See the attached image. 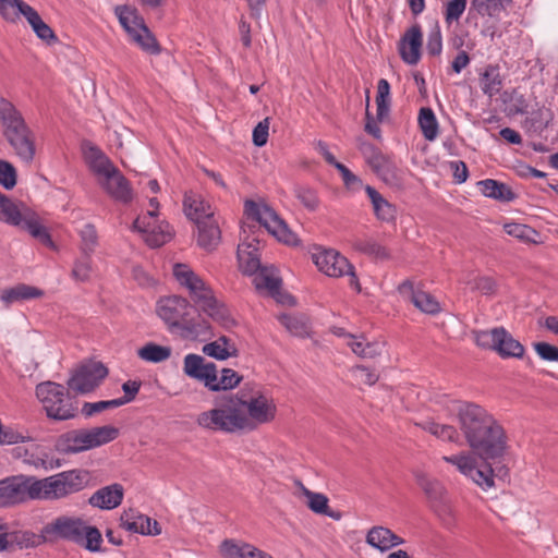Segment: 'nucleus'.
<instances>
[{
    "label": "nucleus",
    "mask_w": 558,
    "mask_h": 558,
    "mask_svg": "<svg viewBox=\"0 0 558 558\" xmlns=\"http://www.w3.org/2000/svg\"><path fill=\"white\" fill-rule=\"evenodd\" d=\"M45 294L44 290L26 283H17L14 287L2 290L0 300L9 307L12 303L40 299Z\"/></svg>",
    "instance_id": "30"
},
{
    "label": "nucleus",
    "mask_w": 558,
    "mask_h": 558,
    "mask_svg": "<svg viewBox=\"0 0 558 558\" xmlns=\"http://www.w3.org/2000/svg\"><path fill=\"white\" fill-rule=\"evenodd\" d=\"M504 230L507 234L526 243H536V236H538V232L535 229L517 222L506 223Z\"/></svg>",
    "instance_id": "51"
},
{
    "label": "nucleus",
    "mask_w": 558,
    "mask_h": 558,
    "mask_svg": "<svg viewBox=\"0 0 558 558\" xmlns=\"http://www.w3.org/2000/svg\"><path fill=\"white\" fill-rule=\"evenodd\" d=\"M17 173L12 163L0 159V184L5 190H12L16 185Z\"/></svg>",
    "instance_id": "64"
},
{
    "label": "nucleus",
    "mask_w": 558,
    "mask_h": 558,
    "mask_svg": "<svg viewBox=\"0 0 558 558\" xmlns=\"http://www.w3.org/2000/svg\"><path fill=\"white\" fill-rule=\"evenodd\" d=\"M429 507L445 524L453 522V508L447 496L439 501L433 502Z\"/></svg>",
    "instance_id": "61"
},
{
    "label": "nucleus",
    "mask_w": 558,
    "mask_h": 558,
    "mask_svg": "<svg viewBox=\"0 0 558 558\" xmlns=\"http://www.w3.org/2000/svg\"><path fill=\"white\" fill-rule=\"evenodd\" d=\"M244 214L248 219H253L265 227L267 231L280 242L291 246L299 244V239L295 233L289 229L286 221L279 217L274 208L266 203L246 199L244 202Z\"/></svg>",
    "instance_id": "12"
},
{
    "label": "nucleus",
    "mask_w": 558,
    "mask_h": 558,
    "mask_svg": "<svg viewBox=\"0 0 558 558\" xmlns=\"http://www.w3.org/2000/svg\"><path fill=\"white\" fill-rule=\"evenodd\" d=\"M480 85L482 92L489 98L499 94L504 86V78L498 64H488L485 68L480 74Z\"/></svg>",
    "instance_id": "35"
},
{
    "label": "nucleus",
    "mask_w": 558,
    "mask_h": 558,
    "mask_svg": "<svg viewBox=\"0 0 558 558\" xmlns=\"http://www.w3.org/2000/svg\"><path fill=\"white\" fill-rule=\"evenodd\" d=\"M296 198L302 205L311 211H314L319 206V198L317 192L308 186H298L294 190Z\"/></svg>",
    "instance_id": "59"
},
{
    "label": "nucleus",
    "mask_w": 558,
    "mask_h": 558,
    "mask_svg": "<svg viewBox=\"0 0 558 558\" xmlns=\"http://www.w3.org/2000/svg\"><path fill=\"white\" fill-rule=\"evenodd\" d=\"M183 207L186 217L194 221L196 226H198L201 220L214 219L210 206L193 195L185 194Z\"/></svg>",
    "instance_id": "37"
},
{
    "label": "nucleus",
    "mask_w": 558,
    "mask_h": 558,
    "mask_svg": "<svg viewBox=\"0 0 558 558\" xmlns=\"http://www.w3.org/2000/svg\"><path fill=\"white\" fill-rule=\"evenodd\" d=\"M465 283L471 287L472 291H480L483 295H493L498 288L496 280L488 276H477Z\"/></svg>",
    "instance_id": "57"
},
{
    "label": "nucleus",
    "mask_w": 558,
    "mask_h": 558,
    "mask_svg": "<svg viewBox=\"0 0 558 558\" xmlns=\"http://www.w3.org/2000/svg\"><path fill=\"white\" fill-rule=\"evenodd\" d=\"M84 156L88 163L89 169L100 179L107 178L110 174H114L118 168L113 162L90 142H86L83 145Z\"/></svg>",
    "instance_id": "25"
},
{
    "label": "nucleus",
    "mask_w": 558,
    "mask_h": 558,
    "mask_svg": "<svg viewBox=\"0 0 558 558\" xmlns=\"http://www.w3.org/2000/svg\"><path fill=\"white\" fill-rule=\"evenodd\" d=\"M232 397V402L238 408V415L247 422L241 426V430L252 432L258 425L274 421L277 408L272 400L258 392L247 398L243 392H239Z\"/></svg>",
    "instance_id": "11"
},
{
    "label": "nucleus",
    "mask_w": 558,
    "mask_h": 558,
    "mask_svg": "<svg viewBox=\"0 0 558 558\" xmlns=\"http://www.w3.org/2000/svg\"><path fill=\"white\" fill-rule=\"evenodd\" d=\"M485 462L486 464L483 469H478L475 463L469 477H471L478 486L490 488L494 486V470L488 461Z\"/></svg>",
    "instance_id": "58"
},
{
    "label": "nucleus",
    "mask_w": 558,
    "mask_h": 558,
    "mask_svg": "<svg viewBox=\"0 0 558 558\" xmlns=\"http://www.w3.org/2000/svg\"><path fill=\"white\" fill-rule=\"evenodd\" d=\"M36 500L35 476L12 475L0 480V508H10Z\"/></svg>",
    "instance_id": "15"
},
{
    "label": "nucleus",
    "mask_w": 558,
    "mask_h": 558,
    "mask_svg": "<svg viewBox=\"0 0 558 558\" xmlns=\"http://www.w3.org/2000/svg\"><path fill=\"white\" fill-rule=\"evenodd\" d=\"M107 375L108 368L102 363L88 362L80 365L66 384L70 390L85 395L94 391Z\"/></svg>",
    "instance_id": "17"
},
{
    "label": "nucleus",
    "mask_w": 558,
    "mask_h": 558,
    "mask_svg": "<svg viewBox=\"0 0 558 558\" xmlns=\"http://www.w3.org/2000/svg\"><path fill=\"white\" fill-rule=\"evenodd\" d=\"M442 460L454 465L463 475L470 476L476 459L470 453L461 452L454 456H445Z\"/></svg>",
    "instance_id": "55"
},
{
    "label": "nucleus",
    "mask_w": 558,
    "mask_h": 558,
    "mask_svg": "<svg viewBox=\"0 0 558 558\" xmlns=\"http://www.w3.org/2000/svg\"><path fill=\"white\" fill-rule=\"evenodd\" d=\"M120 525L126 531L143 535H159L161 527L156 520L141 514L134 509L124 510L120 517Z\"/></svg>",
    "instance_id": "20"
},
{
    "label": "nucleus",
    "mask_w": 558,
    "mask_h": 558,
    "mask_svg": "<svg viewBox=\"0 0 558 558\" xmlns=\"http://www.w3.org/2000/svg\"><path fill=\"white\" fill-rule=\"evenodd\" d=\"M365 541L369 546L383 553L404 543L402 537L381 525L373 526L367 532Z\"/></svg>",
    "instance_id": "27"
},
{
    "label": "nucleus",
    "mask_w": 558,
    "mask_h": 558,
    "mask_svg": "<svg viewBox=\"0 0 558 558\" xmlns=\"http://www.w3.org/2000/svg\"><path fill=\"white\" fill-rule=\"evenodd\" d=\"M33 437L29 435H24L19 430H15L12 427H2L0 428V445H17L20 442L33 441Z\"/></svg>",
    "instance_id": "60"
},
{
    "label": "nucleus",
    "mask_w": 558,
    "mask_h": 558,
    "mask_svg": "<svg viewBox=\"0 0 558 558\" xmlns=\"http://www.w3.org/2000/svg\"><path fill=\"white\" fill-rule=\"evenodd\" d=\"M99 185L116 202L129 204L133 199V190L129 180L118 169L114 174L99 179Z\"/></svg>",
    "instance_id": "23"
},
{
    "label": "nucleus",
    "mask_w": 558,
    "mask_h": 558,
    "mask_svg": "<svg viewBox=\"0 0 558 558\" xmlns=\"http://www.w3.org/2000/svg\"><path fill=\"white\" fill-rule=\"evenodd\" d=\"M171 348L157 344L155 342H148L137 351L140 359L150 362L160 363L168 360L171 356Z\"/></svg>",
    "instance_id": "42"
},
{
    "label": "nucleus",
    "mask_w": 558,
    "mask_h": 558,
    "mask_svg": "<svg viewBox=\"0 0 558 558\" xmlns=\"http://www.w3.org/2000/svg\"><path fill=\"white\" fill-rule=\"evenodd\" d=\"M460 429L474 454L484 461L499 460L507 451L508 437L501 424L482 405L462 402L457 409Z\"/></svg>",
    "instance_id": "1"
},
{
    "label": "nucleus",
    "mask_w": 558,
    "mask_h": 558,
    "mask_svg": "<svg viewBox=\"0 0 558 558\" xmlns=\"http://www.w3.org/2000/svg\"><path fill=\"white\" fill-rule=\"evenodd\" d=\"M354 247L359 252L379 260H387L391 257V254L386 246L372 239L359 240L355 242Z\"/></svg>",
    "instance_id": "45"
},
{
    "label": "nucleus",
    "mask_w": 558,
    "mask_h": 558,
    "mask_svg": "<svg viewBox=\"0 0 558 558\" xmlns=\"http://www.w3.org/2000/svg\"><path fill=\"white\" fill-rule=\"evenodd\" d=\"M246 422L245 418L238 415V408L232 402L231 396L221 408L204 411L196 417V423L199 427L228 434L242 432L241 426L246 424Z\"/></svg>",
    "instance_id": "14"
},
{
    "label": "nucleus",
    "mask_w": 558,
    "mask_h": 558,
    "mask_svg": "<svg viewBox=\"0 0 558 558\" xmlns=\"http://www.w3.org/2000/svg\"><path fill=\"white\" fill-rule=\"evenodd\" d=\"M197 227V244L207 252L216 250L221 240V230L214 219L201 220Z\"/></svg>",
    "instance_id": "29"
},
{
    "label": "nucleus",
    "mask_w": 558,
    "mask_h": 558,
    "mask_svg": "<svg viewBox=\"0 0 558 558\" xmlns=\"http://www.w3.org/2000/svg\"><path fill=\"white\" fill-rule=\"evenodd\" d=\"M512 0H472L471 5L482 16H498L504 10L505 4Z\"/></svg>",
    "instance_id": "50"
},
{
    "label": "nucleus",
    "mask_w": 558,
    "mask_h": 558,
    "mask_svg": "<svg viewBox=\"0 0 558 558\" xmlns=\"http://www.w3.org/2000/svg\"><path fill=\"white\" fill-rule=\"evenodd\" d=\"M420 426L424 430L430 433L432 435L442 440L454 442L458 441L459 439V433L452 425L439 424L434 421H427L424 422L423 424H420Z\"/></svg>",
    "instance_id": "47"
},
{
    "label": "nucleus",
    "mask_w": 558,
    "mask_h": 558,
    "mask_svg": "<svg viewBox=\"0 0 558 558\" xmlns=\"http://www.w3.org/2000/svg\"><path fill=\"white\" fill-rule=\"evenodd\" d=\"M11 454L14 459H22L24 463L36 468L45 464V460L38 457L33 449L23 446L14 447Z\"/></svg>",
    "instance_id": "62"
},
{
    "label": "nucleus",
    "mask_w": 558,
    "mask_h": 558,
    "mask_svg": "<svg viewBox=\"0 0 558 558\" xmlns=\"http://www.w3.org/2000/svg\"><path fill=\"white\" fill-rule=\"evenodd\" d=\"M241 381L242 376L232 368H222L219 378L218 371L216 369L215 380L209 385L208 390L214 392L230 390L235 388Z\"/></svg>",
    "instance_id": "41"
},
{
    "label": "nucleus",
    "mask_w": 558,
    "mask_h": 558,
    "mask_svg": "<svg viewBox=\"0 0 558 558\" xmlns=\"http://www.w3.org/2000/svg\"><path fill=\"white\" fill-rule=\"evenodd\" d=\"M123 493L122 485L114 483L95 492L89 498V504L100 509H114L121 505Z\"/></svg>",
    "instance_id": "28"
},
{
    "label": "nucleus",
    "mask_w": 558,
    "mask_h": 558,
    "mask_svg": "<svg viewBox=\"0 0 558 558\" xmlns=\"http://www.w3.org/2000/svg\"><path fill=\"white\" fill-rule=\"evenodd\" d=\"M418 125L423 136L427 141H434L437 137L439 125L434 111L429 107H423L420 109Z\"/></svg>",
    "instance_id": "43"
},
{
    "label": "nucleus",
    "mask_w": 558,
    "mask_h": 558,
    "mask_svg": "<svg viewBox=\"0 0 558 558\" xmlns=\"http://www.w3.org/2000/svg\"><path fill=\"white\" fill-rule=\"evenodd\" d=\"M365 192L369 197L374 214L378 220L391 222L396 219V206L389 203L383 195L373 186L366 185Z\"/></svg>",
    "instance_id": "32"
},
{
    "label": "nucleus",
    "mask_w": 558,
    "mask_h": 558,
    "mask_svg": "<svg viewBox=\"0 0 558 558\" xmlns=\"http://www.w3.org/2000/svg\"><path fill=\"white\" fill-rule=\"evenodd\" d=\"M414 477L416 484L424 492L429 505L439 501L447 496V489L440 481L434 477H429L422 471H415Z\"/></svg>",
    "instance_id": "33"
},
{
    "label": "nucleus",
    "mask_w": 558,
    "mask_h": 558,
    "mask_svg": "<svg viewBox=\"0 0 558 558\" xmlns=\"http://www.w3.org/2000/svg\"><path fill=\"white\" fill-rule=\"evenodd\" d=\"M238 258L242 272L244 275H256L263 269L258 248L251 243H244L238 247Z\"/></svg>",
    "instance_id": "34"
},
{
    "label": "nucleus",
    "mask_w": 558,
    "mask_h": 558,
    "mask_svg": "<svg viewBox=\"0 0 558 558\" xmlns=\"http://www.w3.org/2000/svg\"><path fill=\"white\" fill-rule=\"evenodd\" d=\"M303 495L307 498V507L315 513L324 514L328 510V498L324 494L307 489L302 482H298Z\"/></svg>",
    "instance_id": "52"
},
{
    "label": "nucleus",
    "mask_w": 558,
    "mask_h": 558,
    "mask_svg": "<svg viewBox=\"0 0 558 558\" xmlns=\"http://www.w3.org/2000/svg\"><path fill=\"white\" fill-rule=\"evenodd\" d=\"M253 282L256 290H267L270 296L280 294L281 279L269 275L265 268L255 275Z\"/></svg>",
    "instance_id": "48"
},
{
    "label": "nucleus",
    "mask_w": 558,
    "mask_h": 558,
    "mask_svg": "<svg viewBox=\"0 0 558 558\" xmlns=\"http://www.w3.org/2000/svg\"><path fill=\"white\" fill-rule=\"evenodd\" d=\"M496 352L504 359L522 357L524 347L504 328V335L498 338Z\"/></svg>",
    "instance_id": "40"
},
{
    "label": "nucleus",
    "mask_w": 558,
    "mask_h": 558,
    "mask_svg": "<svg viewBox=\"0 0 558 558\" xmlns=\"http://www.w3.org/2000/svg\"><path fill=\"white\" fill-rule=\"evenodd\" d=\"M92 272V255H83L72 269V277L77 281H87Z\"/></svg>",
    "instance_id": "63"
},
{
    "label": "nucleus",
    "mask_w": 558,
    "mask_h": 558,
    "mask_svg": "<svg viewBox=\"0 0 558 558\" xmlns=\"http://www.w3.org/2000/svg\"><path fill=\"white\" fill-rule=\"evenodd\" d=\"M90 480V473L84 469H72L58 474L35 477L36 500H58L84 489Z\"/></svg>",
    "instance_id": "6"
},
{
    "label": "nucleus",
    "mask_w": 558,
    "mask_h": 558,
    "mask_svg": "<svg viewBox=\"0 0 558 558\" xmlns=\"http://www.w3.org/2000/svg\"><path fill=\"white\" fill-rule=\"evenodd\" d=\"M216 367L215 363L206 362L205 359L198 354L190 353L184 357V374L203 383L207 389L215 380Z\"/></svg>",
    "instance_id": "22"
},
{
    "label": "nucleus",
    "mask_w": 558,
    "mask_h": 558,
    "mask_svg": "<svg viewBox=\"0 0 558 558\" xmlns=\"http://www.w3.org/2000/svg\"><path fill=\"white\" fill-rule=\"evenodd\" d=\"M22 14L32 26L36 36L48 45L59 41L53 29L43 21L38 12L23 0H0V15L7 22L14 23Z\"/></svg>",
    "instance_id": "13"
},
{
    "label": "nucleus",
    "mask_w": 558,
    "mask_h": 558,
    "mask_svg": "<svg viewBox=\"0 0 558 558\" xmlns=\"http://www.w3.org/2000/svg\"><path fill=\"white\" fill-rule=\"evenodd\" d=\"M0 221L26 230L43 244L53 247L48 230L41 226L36 214L23 203L16 204L0 192Z\"/></svg>",
    "instance_id": "8"
},
{
    "label": "nucleus",
    "mask_w": 558,
    "mask_h": 558,
    "mask_svg": "<svg viewBox=\"0 0 558 558\" xmlns=\"http://www.w3.org/2000/svg\"><path fill=\"white\" fill-rule=\"evenodd\" d=\"M220 554L223 558H274L252 544L225 539L220 545Z\"/></svg>",
    "instance_id": "26"
},
{
    "label": "nucleus",
    "mask_w": 558,
    "mask_h": 558,
    "mask_svg": "<svg viewBox=\"0 0 558 558\" xmlns=\"http://www.w3.org/2000/svg\"><path fill=\"white\" fill-rule=\"evenodd\" d=\"M390 85L387 80L380 78L377 84L376 106L378 122L384 121L390 111Z\"/></svg>",
    "instance_id": "44"
},
{
    "label": "nucleus",
    "mask_w": 558,
    "mask_h": 558,
    "mask_svg": "<svg viewBox=\"0 0 558 558\" xmlns=\"http://www.w3.org/2000/svg\"><path fill=\"white\" fill-rule=\"evenodd\" d=\"M398 291L400 294L408 298L414 306L423 313L435 315L440 312V305L437 300L425 291L415 290L413 282L410 280H405L399 284Z\"/></svg>",
    "instance_id": "24"
},
{
    "label": "nucleus",
    "mask_w": 558,
    "mask_h": 558,
    "mask_svg": "<svg viewBox=\"0 0 558 558\" xmlns=\"http://www.w3.org/2000/svg\"><path fill=\"white\" fill-rule=\"evenodd\" d=\"M313 260L318 269L329 277L338 278L348 275L350 286L357 292L361 291L359 278L354 271L353 265L339 252L331 248H325L313 254Z\"/></svg>",
    "instance_id": "16"
},
{
    "label": "nucleus",
    "mask_w": 558,
    "mask_h": 558,
    "mask_svg": "<svg viewBox=\"0 0 558 558\" xmlns=\"http://www.w3.org/2000/svg\"><path fill=\"white\" fill-rule=\"evenodd\" d=\"M460 429L474 454L484 461L499 460L507 451L508 437L501 424L482 405L462 402L457 409Z\"/></svg>",
    "instance_id": "3"
},
{
    "label": "nucleus",
    "mask_w": 558,
    "mask_h": 558,
    "mask_svg": "<svg viewBox=\"0 0 558 558\" xmlns=\"http://www.w3.org/2000/svg\"><path fill=\"white\" fill-rule=\"evenodd\" d=\"M36 396L49 418L66 421L77 415L78 409L65 390V388L53 381L40 383L36 386Z\"/></svg>",
    "instance_id": "10"
},
{
    "label": "nucleus",
    "mask_w": 558,
    "mask_h": 558,
    "mask_svg": "<svg viewBox=\"0 0 558 558\" xmlns=\"http://www.w3.org/2000/svg\"><path fill=\"white\" fill-rule=\"evenodd\" d=\"M191 310V303L179 295L161 299L157 306L159 317L170 327H179L181 323L186 324Z\"/></svg>",
    "instance_id": "18"
},
{
    "label": "nucleus",
    "mask_w": 558,
    "mask_h": 558,
    "mask_svg": "<svg viewBox=\"0 0 558 558\" xmlns=\"http://www.w3.org/2000/svg\"><path fill=\"white\" fill-rule=\"evenodd\" d=\"M114 14L131 43L138 46L144 52L153 56L161 52L160 44L136 8L126 4L117 5Z\"/></svg>",
    "instance_id": "9"
},
{
    "label": "nucleus",
    "mask_w": 558,
    "mask_h": 558,
    "mask_svg": "<svg viewBox=\"0 0 558 558\" xmlns=\"http://www.w3.org/2000/svg\"><path fill=\"white\" fill-rule=\"evenodd\" d=\"M0 125L15 155L25 163H32L36 155L35 134L22 112L4 97H0Z\"/></svg>",
    "instance_id": "5"
},
{
    "label": "nucleus",
    "mask_w": 558,
    "mask_h": 558,
    "mask_svg": "<svg viewBox=\"0 0 558 558\" xmlns=\"http://www.w3.org/2000/svg\"><path fill=\"white\" fill-rule=\"evenodd\" d=\"M202 351L204 354L214 357L218 361H225L228 357L238 356L239 354V351L234 344L231 345V349L225 348L219 343V341H213L205 344Z\"/></svg>",
    "instance_id": "54"
},
{
    "label": "nucleus",
    "mask_w": 558,
    "mask_h": 558,
    "mask_svg": "<svg viewBox=\"0 0 558 558\" xmlns=\"http://www.w3.org/2000/svg\"><path fill=\"white\" fill-rule=\"evenodd\" d=\"M423 44V34L420 24L412 25L401 37L399 43V53L401 59L410 64H416L421 59V48Z\"/></svg>",
    "instance_id": "21"
},
{
    "label": "nucleus",
    "mask_w": 558,
    "mask_h": 558,
    "mask_svg": "<svg viewBox=\"0 0 558 558\" xmlns=\"http://www.w3.org/2000/svg\"><path fill=\"white\" fill-rule=\"evenodd\" d=\"M372 170L389 186L395 189H402L404 180L402 171L396 163L388 157L384 156L381 160L377 161Z\"/></svg>",
    "instance_id": "31"
},
{
    "label": "nucleus",
    "mask_w": 558,
    "mask_h": 558,
    "mask_svg": "<svg viewBox=\"0 0 558 558\" xmlns=\"http://www.w3.org/2000/svg\"><path fill=\"white\" fill-rule=\"evenodd\" d=\"M500 335H504V327H496L490 330H474L475 343L486 350L496 351Z\"/></svg>",
    "instance_id": "49"
},
{
    "label": "nucleus",
    "mask_w": 558,
    "mask_h": 558,
    "mask_svg": "<svg viewBox=\"0 0 558 558\" xmlns=\"http://www.w3.org/2000/svg\"><path fill=\"white\" fill-rule=\"evenodd\" d=\"M119 434V428L110 425L72 429L57 437L54 449L62 454H74L106 445L118 438Z\"/></svg>",
    "instance_id": "7"
},
{
    "label": "nucleus",
    "mask_w": 558,
    "mask_h": 558,
    "mask_svg": "<svg viewBox=\"0 0 558 558\" xmlns=\"http://www.w3.org/2000/svg\"><path fill=\"white\" fill-rule=\"evenodd\" d=\"M279 322L292 336L305 338L311 333L310 319L304 314H282L279 316Z\"/></svg>",
    "instance_id": "39"
},
{
    "label": "nucleus",
    "mask_w": 558,
    "mask_h": 558,
    "mask_svg": "<svg viewBox=\"0 0 558 558\" xmlns=\"http://www.w3.org/2000/svg\"><path fill=\"white\" fill-rule=\"evenodd\" d=\"M460 429L474 454L484 461L499 460L507 451L508 437L501 424L482 405L462 402L457 409Z\"/></svg>",
    "instance_id": "2"
},
{
    "label": "nucleus",
    "mask_w": 558,
    "mask_h": 558,
    "mask_svg": "<svg viewBox=\"0 0 558 558\" xmlns=\"http://www.w3.org/2000/svg\"><path fill=\"white\" fill-rule=\"evenodd\" d=\"M82 538L83 541L77 545L93 553L101 550L102 536L96 526L86 525Z\"/></svg>",
    "instance_id": "56"
},
{
    "label": "nucleus",
    "mask_w": 558,
    "mask_h": 558,
    "mask_svg": "<svg viewBox=\"0 0 558 558\" xmlns=\"http://www.w3.org/2000/svg\"><path fill=\"white\" fill-rule=\"evenodd\" d=\"M82 255H92L98 245V234L93 223H86L80 231Z\"/></svg>",
    "instance_id": "53"
},
{
    "label": "nucleus",
    "mask_w": 558,
    "mask_h": 558,
    "mask_svg": "<svg viewBox=\"0 0 558 558\" xmlns=\"http://www.w3.org/2000/svg\"><path fill=\"white\" fill-rule=\"evenodd\" d=\"M173 276L181 286L189 290L194 304L213 320L225 328H231L236 325L226 304L215 296L213 289L189 266L175 264L173 266Z\"/></svg>",
    "instance_id": "4"
},
{
    "label": "nucleus",
    "mask_w": 558,
    "mask_h": 558,
    "mask_svg": "<svg viewBox=\"0 0 558 558\" xmlns=\"http://www.w3.org/2000/svg\"><path fill=\"white\" fill-rule=\"evenodd\" d=\"M85 526L86 524L81 519L60 517L45 525L43 533L47 534L48 538H50V535H54L59 538L78 544L83 541L82 535Z\"/></svg>",
    "instance_id": "19"
},
{
    "label": "nucleus",
    "mask_w": 558,
    "mask_h": 558,
    "mask_svg": "<svg viewBox=\"0 0 558 558\" xmlns=\"http://www.w3.org/2000/svg\"><path fill=\"white\" fill-rule=\"evenodd\" d=\"M51 538L47 537V534L43 533L37 535L31 531H14L9 532V549L14 546L19 548H33L37 547Z\"/></svg>",
    "instance_id": "38"
},
{
    "label": "nucleus",
    "mask_w": 558,
    "mask_h": 558,
    "mask_svg": "<svg viewBox=\"0 0 558 558\" xmlns=\"http://www.w3.org/2000/svg\"><path fill=\"white\" fill-rule=\"evenodd\" d=\"M133 227L140 232L147 233L146 242L151 247H160L170 241L172 236L169 231L161 230L157 233L155 229H149V226L145 225L140 218L133 222Z\"/></svg>",
    "instance_id": "46"
},
{
    "label": "nucleus",
    "mask_w": 558,
    "mask_h": 558,
    "mask_svg": "<svg viewBox=\"0 0 558 558\" xmlns=\"http://www.w3.org/2000/svg\"><path fill=\"white\" fill-rule=\"evenodd\" d=\"M477 185L484 196L499 202H511L517 197L509 185L497 180L486 179L477 182Z\"/></svg>",
    "instance_id": "36"
}]
</instances>
